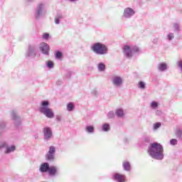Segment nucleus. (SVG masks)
I'll return each mask as SVG.
<instances>
[{
    "instance_id": "9b49d317",
    "label": "nucleus",
    "mask_w": 182,
    "mask_h": 182,
    "mask_svg": "<svg viewBox=\"0 0 182 182\" xmlns=\"http://www.w3.org/2000/svg\"><path fill=\"white\" fill-rule=\"evenodd\" d=\"M11 117L14 122V126L16 127H19L22 123V118L18 115V113L16 111H11Z\"/></svg>"
},
{
    "instance_id": "a18cd8bd",
    "label": "nucleus",
    "mask_w": 182,
    "mask_h": 182,
    "mask_svg": "<svg viewBox=\"0 0 182 182\" xmlns=\"http://www.w3.org/2000/svg\"><path fill=\"white\" fill-rule=\"evenodd\" d=\"M38 135H35V139H38Z\"/></svg>"
},
{
    "instance_id": "37998d69",
    "label": "nucleus",
    "mask_w": 182,
    "mask_h": 182,
    "mask_svg": "<svg viewBox=\"0 0 182 182\" xmlns=\"http://www.w3.org/2000/svg\"><path fill=\"white\" fill-rule=\"evenodd\" d=\"M27 1V2H33V1H35V0H26Z\"/></svg>"
},
{
    "instance_id": "a878e982",
    "label": "nucleus",
    "mask_w": 182,
    "mask_h": 182,
    "mask_svg": "<svg viewBox=\"0 0 182 182\" xmlns=\"http://www.w3.org/2000/svg\"><path fill=\"white\" fill-rule=\"evenodd\" d=\"M150 107L153 109V110H156L159 107V102L156 101H153L150 104Z\"/></svg>"
},
{
    "instance_id": "79ce46f5",
    "label": "nucleus",
    "mask_w": 182,
    "mask_h": 182,
    "mask_svg": "<svg viewBox=\"0 0 182 182\" xmlns=\"http://www.w3.org/2000/svg\"><path fill=\"white\" fill-rule=\"evenodd\" d=\"M70 2H76L77 0H68Z\"/></svg>"
},
{
    "instance_id": "ddd939ff",
    "label": "nucleus",
    "mask_w": 182,
    "mask_h": 182,
    "mask_svg": "<svg viewBox=\"0 0 182 182\" xmlns=\"http://www.w3.org/2000/svg\"><path fill=\"white\" fill-rule=\"evenodd\" d=\"M112 179L116 182H127V181L126 175L121 174L119 173H114L112 176Z\"/></svg>"
},
{
    "instance_id": "aec40b11",
    "label": "nucleus",
    "mask_w": 182,
    "mask_h": 182,
    "mask_svg": "<svg viewBox=\"0 0 182 182\" xmlns=\"http://www.w3.org/2000/svg\"><path fill=\"white\" fill-rule=\"evenodd\" d=\"M97 68L98 69V72H105V70H106V65L103 63H99L97 65Z\"/></svg>"
},
{
    "instance_id": "dca6fc26",
    "label": "nucleus",
    "mask_w": 182,
    "mask_h": 182,
    "mask_svg": "<svg viewBox=\"0 0 182 182\" xmlns=\"http://www.w3.org/2000/svg\"><path fill=\"white\" fill-rule=\"evenodd\" d=\"M49 163L48 162H44L41 164L40 168H39V171L41 173H48L49 171L50 168Z\"/></svg>"
},
{
    "instance_id": "4be33fe9",
    "label": "nucleus",
    "mask_w": 182,
    "mask_h": 182,
    "mask_svg": "<svg viewBox=\"0 0 182 182\" xmlns=\"http://www.w3.org/2000/svg\"><path fill=\"white\" fill-rule=\"evenodd\" d=\"M85 132L87 133L93 134L95 133V127L93 126H87L85 127Z\"/></svg>"
},
{
    "instance_id": "a211bd4d",
    "label": "nucleus",
    "mask_w": 182,
    "mask_h": 182,
    "mask_svg": "<svg viewBox=\"0 0 182 182\" xmlns=\"http://www.w3.org/2000/svg\"><path fill=\"white\" fill-rule=\"evenodd\" d=\"M6 132V123L4 121H0V136Z\"/></svg>"
},
{
    "instance_id": "4468645a",
    "label": "nucleus",
    "mask_w": 182,
    "mask_h": 182,
    "mask_svg": "<svg viewBox=\"0 0 182 182\" xmlns=\"http://www.w3.org/2000/svg\"><path fill=\"white\" fill-rule=\"evenodd\" d=\"M39 49L43 55H49V45H48V43H41L39 46Z\"/></svg>"
},
{
    "instance_id": "c756f323",
    "label": "nucleus",
    "mask_w": 182,
    "mask_h": 182,
    "mask_svg": "<svg viewBox=\"0 0 182 182\" xmlns=\"http://www.w3.org/2000/svg\"><path fill=\"white\" fill-rule=\"evenodd\" d=\"M63 54L60 51H56L55 53V59H62Z\"/></svg>"
},
{
    "instance_id": "412c9836",
    "label": "nucleus",
    "mask_w": 182,
    "mask_h": 182,
    "mask_svg": "<svg viewBox=\"0 0 182 182\" xmlns=\"http://www.w3.org/2000/svg\"><path fill=\"white\" fill-rule=\"evenodd\" d=\"M175 134L179 140H182V129H178L175 132Z\"/></svg>"
},
{
    "instance_id": "b1692460",
    "label": "nucleus",
    "mask_w": 182,
    "mask_h": 182,
    "mask_svg": "<svg viewBox=\"0 0 182 182\" xmlns=\"http://www.w3.org/2000/svg\"><path fill=\"white\" fill-rule=\"evenodd\" d=\"M115 114L117 116V117H123V116H124V112L122 109H117Z\"/></svg>"
},
{
    "instance_id": "cd10ccee",
    "label": "nucleus",
    "mask_w": 182,
    "mask_h": 182,
    "mask_svg": "<svg viewBox=\"0 0 182 182\" xmlns=\"http://www.w3.org/2000/svg\"><path fill=\"white\" fill-rule=\"evenodd\" d=\"M175 32H180V23H173V24Z\"/></svg>"
},
{
    "instance_id": "6ab92c4d",
    "label": "nucleus",
    "mask_w": 182,
    "mask_h": 182,
    "mask_svg": "<svg viewBox=\"0 0 182 182\" xmlns=\"http://www.w3.org/2000/svg\"><path fill=\"white\" fill-rule=\"evenodd\" d=\"M122 167L125 171H130V170H132V166L129 161H124Z\"/></svg>"
},
{
    "instance_id": "20e7f679",
    "label": "nucleus",
    "mask_w": 182,
    "mask_h": 182,
    "mask_svg": "<svg viewBox=\"0 0 182 182\" xmlns=\"http://www.w3.org/2000/svg\"><path fill=\"white\" fill-rule=\"evenodd\" d=\"M90 50L96 55H107L109 51L107 46L100 42L92 44Z\"/></svg>"
},
{
    "instance_id": "58836bf2",
    "label": "nucleus",
    "mask_w": 182,
    "mask_h": 182,
    "mask_svg": "<svg viewBox=\"0 0 182 182\" xmlns=\"http://www.w3.org/2000/svg\"><path fill=\"white\" fill-rule=\"evenodd\" d=\"M55 23L56 25H59V23H60V18H57V17L55 18Z\"/></svg>"
},
{
    "instance_id": "e433bc0d",
    "label": "nucleus",
    "mask_w": 182,
    "mask_h": 182,
    "mask_svg": "<svg viewBox=\"0 0 182 182\" xmlns=\"http://www.w3.org/2000/svg\"><path fill=\"white\" fill-rule=\"evenodd\" d=\"M70 76H72V71L68 72L67 74L65 75V77H67V79H69Z\"/></svg>"
},
{
    "instance_id": "5701e85b",
    "label": "nucleus",
    "mask_w": 182,
    "mask_h": 182,
    "mask_svg": "<svg viewBox=\"0 0 182 182\" xmlns=\"http://www.w3.org/2000/svg\"><path fill=\"white\" fill-rule=\"evenodd\" d=\"M102 132H109L110 130V124L107 123H105L102 126Z\"/></svg>"
},
{
    "instance_id": "72a5a7b5",
    "label": "nucleus",
    "mask_w": 182,
    "mask_h": 182,
    "mask_svg": "<svg viewBox=\"0 0 182 182\" xmlns=\"http://www.w3.org/2000/svg\"><path fill=\"white\" fill-rule=\"evenodd\" d=\"M177 143H178V141H177L176 139H172L170 140L171 146H176Z\"/></svg>"
},
{
    "instance_id": "9d476101",
    "label": "nucleus",
    "mask_w": 182,
    "mask_h": 182,
    "mask_svg": "<svg viewBox=\"0 0 182 182\" xmlns=\"http://www.w3.org/2000/svg\"><path fill=\"white\" fill-rule=\"evenodd\" d=\"M114 87H122L123 86V78L119 75H114L111 79Z\"/></svg>"
},
{
    "instance_id": "f03ea898",
    "label": "nucleus",
    "mask_w": 182,
    "mask_h": 182,
    "mask_svg": "<svg viewBox=\"0 0 182 182\" xmlns=\"http://www.w3.org/2000/svg\"><path fill=\"white\" fill-rule=\"evenodd\" d=\"M39 112L48 119H53L55 117V113H53L52 109L49 108V101L48 100L41 101Z\"/></svg>"
},
{
    "instance_id": "2f4dec72",
    "label": "nucleus",
    "mask_w": 182,
    "mask_h": 182,
    "mask_svg": "<svg viewBox=\"0 0 182 182\" xmlns=\"http://www.w3.org/2000/svg\"><path fill=\"white\" fill-rule=\"evenodd\" d=\"M167 39L168 41H173V39H174V33H169L167 35Z\"/></svg>"
},
{
    "instance_id": "6e6552de",
    "label": "nucleus",
    "mask_w": 182,
    "mask_h": 182,
    "mask_svg": "<svg viewBox=\"0 0 182 182\" xmlns=\"http://www.w3.org/2000/svg\"><path fill=\"white\" fill-rule=\"evenodd\" d=\"M135 15L136 11H134V9L126 7L123 11L122 18L123 19H131V18H133Z\"/></svg>"
},
{
    "instance_id": "4c0bfd02",
    "label": "nucleus",
    "mask_w": 182,
    "mask_h": 182,
    "mask_svg": "<svg viewBox=\"0 0 182 182\" xmlns=\"http://www.w3.org/2000/svg\"><path fill=\"white\" fill-rule=\"evenodd\" d=\"M155 113H156V116H161V114H163V112L159 109H157Z\"/></svg>"
},
{
    "instance_id": "473e14b6",
    "label": "nucleus",
    "mask_w": 182,
    "mask_h": 182,
    "mask_svg": "<svg viewBox=\"0 0 182 182\" xmlns=\"http://www.w3.org/2000/svg\"><path fill=\"white\" fill-rule=\"evenodd\" d=\"M54 66V64H53V61H48L47 62V68H48V69H53Z\"/></svg>"
},
{
    "instance_id": "0eeeda50",
    "label": "nucleus",
    "mask_w": 182,
    "mask_h": 182,
    "mask_svg": "<svg viewBox=\"0 0 182 182\" xmlns=\"http://www.w3.org/2000/svg\"><path fill=\"white\" fill-rule=\"evenodd\" d=\"M43 134L44 141H49L53 138V132L50 127H45L43 129Z\"/></svg>"
},
{
    "instance_id": "c85d7f7f",
    "label": "nucleus",
    "mask_w": 182,
    "mask_h": 182,
    "mask_svg": "<svg viewBox=\"0 0 182 182\" xmlns=\"http://www.w3.org/2000/svg\"><path fill=\"white\" fill-rule=\"evenodd\" d=\"M161 127V122H156L153 125V130H157Z\"/></svg>"
},
{
    "instance_id": "1a4fd4ad",
    "label": "nucleus",
    "mask_w": 182,
    "mask_h": 182,
    "mask_svg": "<svg viewBox=\"0 0 182 182\" xmlns=\"http://www.w3.org/2000/svg\"><path fill=\"white\" fill-rule=\"evenodd\" d=\"M37 54L38 51H36V47H35V46L29 45L25 56L27 59H29V58H36Z\"/></svg>"
},
{
    "instance_id": "c03bdc74",
    "label": "nucleus",
    "mask_w": 182,
    "mask_h": 182,
    "mask_svg": "<svg viewBox=\"0 0 182 182\" xmlns=\"http://www.w3.org/2000/svg\"><path fill=\"white\" fill-rule=\"evenodd\" d=\"M60 83H62L61 81H58V82H57V85H60Z\"/></svg>"
},
{
    "instance_id": "423d86ee",
    "label": "nucleus",
    "mask_w": 182,
    "mask_h": 182,
    "mask_svg": "<svg viewBox=\"0 0 182 182\" xmlns=\"http://www.w3.org/2000/svg\"><path fill=\"white\" fill-rule=\"evenodd\" d=\"M2 150H4V154H11V153H14L16 150V146L15 145L9 146L8 142L1 141L0 142V151H2Z\"/></svg>"
},
{
    "instance_id": "bb28decb",
    "label": "nucleus",
    "mask_w": 182,
    "mask_h": 182,
    "mask_svg": "<svg viewBox=\"0 0 182 182\" xmlns=\"http://www.w3.org/2000/svg\"><path fill=\"white\" fill-rule=\"evenodd\" d=\"M75 109V105L73 104V102H69L67 105V110L68 112H73V110Z\"/></svg>"
},
{
    "instance_id": "393cba45",
    "label": "nucleus",
    "mask_w": 182,
    "mask_h": 182,
    "mask_svg": "<svg viewBox=\"0 0 182 182\" xmlns=\"http://www.w3.org/2000/svg\"><path fill=\"white\" fill-rule=\"evenodd\" d=\"M138 88L141 89V90H144V89H146V82L139 81L138 83Z\"/></svg>"
},
{
    "instance_id": "39448f33",
    "label": "nucleus",
    "mask_w": 182,
    "mask_h": 182,
    "mask_svg": "<svg viewBox=\"0 0 182 182\" xmlns=\"http://www.w3.org/2000/svg\"><path fill=\"white\" fill-rule=\"evenodd\" d=\"M139 49V47L136 46H123V53L126 58L130 59L133 57V53H137Z\"/></svg>"
},
{
    "instance_id": "f3484780",
    "label": "nucleus",
    "mask_w": 182,
    "mask_h": 182,
    "mask_svg": "<svg viewBox=\"0 0 182 182\" xmlns=\"http://www.w3.org/2000/svg\"><path fill=\"white\" fill-rule=\"evenodd\" d=\"M157 69L159 72H166L167 70V63H161L157 65Z\"/></svg>"
},
{
    "instance_id": "49530a36",
    "label": "nucleus",
    "mask_w": 182,
    "mask_h": 182,
    "mask_svg": "<svg viewBox=\"0 0 182 182\" xmlns=\"http://www.w3.org/2000/svg\"><path fill=\"white\" fill-rule=\"evenodd\" d=\"M147 141H150V139L148 138L147 139H146Z\"/></svg>"
},
{
    "instance_id": "f8f14e48",
    "label": "nucleus",
    "mask_w": 182,
    "mask_h": 182,
    "mask_svg": "<svg viewBox=\"0 0 182 182\" xmlns=\"http://www.w3.org/2000/svg\"><path fill=\"white\" fill-rule=\"evenodd\" d=\"M56 153V148L53 146L49 147V150L46 155V159L48 161H53L55 160V154Z\"/></svg>"
},
{
    "instance_id": "7c9ffc66",
    "label": "nucleus",
    "mask_w": 182,
    "mask_h": 182,
    "mask_svg": "<svg viewBox=\"0 0 182 182\" xmlns=\"http://www.w3.org/2000/svg\"><path fill=\"white\" fill-rule=\"evenodd\" d=\"M114 116H115V114H114V112L113 111H109L108 113H107V117L109 119H114Z\"/></svg>"
},
{
    "instance_id": "ea45409f",
    "label": "nucleus",
    "mask_w": 182,
    "mask_h": 182,
    "mask_svg": "<svg viewBox=\"0 0 182 182\" xmlns=\"http://www.w3.org/2000/svg\"><path fill=\"white\" fill-rule=\"evenodd\" d=\"M56 120H57L58 122H62V117H61L60 115H58V116L56 117Z\"/></svg>"
},
{
    "instance_id": "7ed1b4c3",
    "label": "nucleus",
    "mask_w": 182,
    "mask_h": 182,
    "mask_svg": "<svg viewBox=\"0 0 182 182\" xmlns=\"http://www.w3.org/2000/svg\"><path fill=\"white\" fill-rule=\"evenodd\" d=\"M47 4L46 2L41 1L36 5L34 11V18L36 19H41L46 15L48 11L46 10Z\"/></svg>"
},
{
    "instance_id": "2eb2a0df",
    "label": "nucleus",
    "mask_w": 182,
    "mask_h": 182,
    "mask_svg": "<svg viewBox=\"0 0 182 182\" xmlns=\"http://www.w3.org/2000/svg\"><path fill=\"white\" fill-rule=\"evenodd\" d=\"M48 173L49 176H51V177H53L59 174V169L56 166H50Z\"/></svg>"
},
{
    "instance_id": "f704fd0d",
    "label": "nucleus",
    "mask_w": 182,
    "mask_h": 182,
    "mask_svg": "<svg viewBox=\"0 0 182 182\" xmlns=\"http://www.w3.org/2000/svg\"><path fill=\"white\" fill-rule=\"evenodd\" d=\"M42 38L43 39H49V33H43Z\"/></svg>"
},
{
    "instance_id": "c9c22d12",
    "label": "nucleus",
    "mask_w": 182,
    "mask_h": 182,
    "mask_svg": "<svg viewBox=\"0 0 182 182\" xmlns=\"http://www.w3.org/2000/svg\"><path fill=\"white\" fill-rule=\"evenodd\" d=\"M55 18H57L58 19H62L63 18V15H62V14L59 13L57 14Z\"/></svg>"
},
{
    "instance_id": "f257e3e1",
    "label": "nucleus",
    "mask_w": 182,
    "mask_h": 182,
    "mask_svg": "<svg viewBox=\"0 0 182 182\" xmlns=\"http://www.w3.org/2000/svg\"><path fill=\"white\" fill-rule=\"evenodd\" d=\"M148 154L154 160H163L164 159V148L158 142L151 143L148 148Z\"/></svg>"
},
{
    "instance_id": "a19ab883",
    "label": "nucleus",
    "mask_w": 182,
    "mask_h": 182,
    "mask_svg": "<svg viewBox=\"0 0 182 182\" xmlns=\"http://www.w3.org/2000/svg\"><path fill=\"white\" fill-rule=\"evenodd\" d=\"M159 42V39L157 38H154L153 41H152V43H154L155 45L157 44Z\"/></svg>"
}]
</instances>
